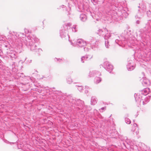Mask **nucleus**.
<instances>
[{"mask_svg":"<svg viewBox=\"0 0 151 151\" xmlns=\"http://www.w3.org/2000/svg\"><path fill=\"white\" fill-rule=\"evenodd\" d=\"M6 53L7 55L11 58L16 59L18 57V54L15 51L9 50L7 51Z\"/></svg>","mask_w":151,"mask_h":151,"instance_id":"10","label":"nucleus"},{"mask_svg":"<svg viewBox=\"0 0 151 151\" xmlns=\"http://www.w3.org/2000/svg\"><path fill=\"white\" fill-rule=\"evenodd\" d=\"M76 25H74L72 27V31L74 32H76L77 31V29L76 28Z\"/></svg>","mask_w":151,"mask_h":151,"instance_id":"28","label":"nucleus"},{"mask_svg":"<svg viewBox=\"0 0 151 151\" xmlns=\"http://www.w3.org/2000/svg\"><path fill=\"white\" fill-rule=\"evenodd\" d=\"M119 37V39H116L115 40V42L119 45L124 47L127 43V42L125 37L122 36Z\"/></svg>","mask_w":151,"mask_h":151,"instance_id":"5","label":"nucleus"},{"mask_svg":"<svg viewBox=\"0 0 151 151\" xmlns=\"http://www.w3.org/2000/svg\"><path fill=\"white\" fill-rule=\"evenodd\" d=\"M132 131L133 132V134H134L137 135L138 134L139 131L137 125L136 124L134 123L133 124Z\"/></svg>","mask_w":151,"mask_h":151,"instance_id":"14","label":"nucleus"},{"mask_svg":"<svg viewBox=\"0 0 151 151\" xmlns=\"http://www.w3.org/2000/svg\"><path fill=\"white\" fill-rule=\"evenodd\" d=\"M80 19L82 22H85L87 19V17L86 15L84 14H81L80 17Z\"/></svg>","mask_w":151,"mask_h":151,"instance_id":"21","label":"nucleus"},{"mask_svg":"<svg viewBox=\"0 0 151 151\" xmlns=\"http://www.w3.org/2000/svg\"><path fill=\"white\" fill-rule=\"evenodd\" d=\"M125 122L128 124H129L131 123L130 120L129 119L127 118H125Z\"/></svg>","mask_w":151,"mask_h":151,"instance_id":"27","label":"nucleus"},{"mask_svg":"<svg viewBox=\"0 0 151 151\" xmlns=\"http://www.w3.org/2000/svg\"><path fill=\"white\" fill-rule=\"evenodd\" d=\"M93 113L95 116L98 115H100L98 111L96 110V109H94L93 111Z\"/></svg>","mask_w":151,"mask_h":151,"instance_id":"30","label":"nucleus"},{"mask_svg":"<svg viewBox=\"0 0 151 151\" xmlns=\"http://www.w3.org/2000/svg\"><path fill=\"white\" fill-rule=\"evenodd\" d=\"M69 102L70 103V106H73L74 105H77L78 106H79V103H81L82 105V106L83 107L82 109L83 110L84 112H85L86 110L90 111L91 109L90 107H88L87 106H83L84 102L83 101L79 99L76 101L75 99H71L69 101Z\"/></svg>","mask_w":151,"mask_h":151,"instance_id":"2","label":"nucleus"},{"mask_svg":"<svg viewBox=\"0 0 151 151\" xmlns=\"http://www.w3.org/2000/svg\"><path fill=\"white\" fill-rule=\"evenodd\" d=\"M105 1L107 2L111 5L114 4L116 5V4L120 2L119 0H105Z\"/></svg>","mask_w":151,"mask_h":151,"instance_id":"16","label":"nucleus"},{"mask_svg":"<svg viewBox=\"0 0 151 151\" xmlns=\"http://www.w3.org/2000/svg\"><path fill=\"white\" fill-rule=\"evenodd\" d=\"M150 96H146L145 95H143L142 99V104L144 105L147 104L150 101Z\"/></svg>","mask_w":151,"mask_h":151,"instance_id":"13","label":"nucleus"},{"mask_svg":"<svg viewBox=\"0 0 151 151\" xmlns=\"http://www.w3.org/2000/svg\"><path fill=\"white\" fill-rule=\"evenodd\" d=\"M71 25L70 23H68L66 25L64 26L61 28L60 31V35L62 38H65V39H69V37L68 34V26L70 27Z\"/></svg>","mask_w":151,"mask_h":151,"instance_id":"3","label":"nucleus"},{"mask_svg":"<svg viewBox=\"0 0 151 151\" xmlns=\"http://www.w3.org/2000/svg\"><path fill=\"white\" fill-rule=\"evenodd\" d=\"M140 23V21L139 20H137V21H136V23L137 24H139Z\"/></svg>","mask_w":151,"mask_h":151,"instance_id":"39","label":"nucleus"},{"mask_svg":"<svg viewBox=\"0 0 151 151\" xmlns=\"http://www.w3.org/2000/svg\"><path fill=\"white\" fill-rule=\"evenodd\" d=\"M55 60H59V61L60 60H61L60 59H59L58 60L57 58H55Z\"/></svg>","mask_w":151,"mask_h":151,"instance_id":"40","label":"nucleus"},{"mask_svg":"<svg viewBox=\"0 0 151 151\" xmlns=\"http://www.w3.org/2000/svg\"><path fill=\"white\" fill-rule=\"evenodd\" d=\"M101 80V78L99 77H96L95 78L94 82L96 84H98L100 83Z\"/></svg>","mask_w":151,"mask_h":151,"instance_id":"24","label":"nucleus"},{"mask_svg":"<svg viewBox=\"0 0 151 151\" xmlns=\"http://www.w3.org/2000/svg\"><path fill=\"white\" fill-rule=\"evenodd\" d=\"M150 90L149 88H147L142 90L141 92V94L142 95H144L146 96L149 92Z\"/></svg>","mask_w":151,"mask_h":151,"instance_id":"18","label":"nucleus"},{"mask_svg":"<svg viewBox=\"0 0 151 151\" xmlns=\"http://www.w3.org/2000/svg\"><path fill=\"white\" fill-rule=\"evenodd\" d=\"M25 37L24 33L14 32H10L8 36L9 43L19 45H22L24 43L31 50H35L37 46L35 43L38 42V39L35 35H29L27 39H24Z\"/></svg>","mask_w":151,"mask_h":151,"instance_id":"1","label":"nucleus"},{"mask_svg":"<svg viewBox=\"0 0 151 151\" xmlns=\"http://www.w3.org/2000/svg\"><path fill=\"white\" fill-rule=\"evenodd\" d=\"M110 40H105V47L107 48H109L110 47V45L109 43Z\"/></svg>","mask_w":151,"mask_h":151,"instance_id":"23","label":"nucleus"},{"mask_svg":"<svg viewBox=\"0 0 151 151\" xmlns=\"http://www.w3.org/2000/svg\"><path fill=\"white\" fill-rule=\"evenodd\" d=\"M128 15V14L125 11L123 12L122 14V15L121 16L126 18Z\"/></svg>","mask_w":151,"mask_h":151,"instance_id":"29","label":"nucleus"},{"mask_svg":"<svg viewBox=\"0 0 151 151\" xmlns=\"http://www.w3.org/2000/svg\"><path fill=\"white\" fill-rule=\"evenodd\" d=\"M85 92L86 93H87L88 92V91H86V90H85Z\"/></svg>","mask_w":151,"mask_h":151,"instance_id":"43","label":"nucleus"},{"mask_svg":"<svg viewBox=\"0 0 151 151\" xmlns=\"http://www.w3.org/2000/svg\"><path fill=\"white\" fill-rule=\"evenodd\" d=\"M135 17L136 18H138L139 19H141V17H138V15H137L136 16H135Z\"/></svg>","mask_w":151,"mask_h":151,"instance_id":"37","label":"nucleus"},{"mask_svg":"<svg viewBox=\"0 0 151 151\" xmlns=\"http://www.w3.org/2000/svg\"><path fill=\"white\" fill-rule=\"evenodd\" d=\"M135 66L133 64V62L132 61H131V62L128 63L127 65V68L128 70H133Z\"/></svg>","mask_w":151,"mask_h":151,"instance_id":"15","label":"nucleus"},{"mask_svg":"<svg viewBox=\"0 0 151 151\" xmlns=\"http://www.w3.org/2000/svg\"><path fill=\"white\" fill-rule=\"evenodd\" d=\"M112 13H113V12H112V11H110V12H108V13L106 15L107 17H108L109 18L108 19H111V18H114L113 16V14H112Z\"/></svg>","mask_w":151,"mask_h":151,"instance_id":"25","label":"nucleus"},{"mask_svg":"<svg viewBox=\"0 0 151 151\" xmlns=\"http://www.w3.org/2000/svg\"><path fill=\"white\" fill-rule=\"evenodd\" d=\"M97 99L95 96L91 97V104L92 105H94L97 103Z\"/></svg>","mask_w":151,"mask_h":151,"instance_id":"20","label":"nucleus"},{"mask_svg":"<svg viewBox=\"0 0 151 151\" xmlns=\"http://www.w3.org/2000/svg\"><path fill=\"white\" fill-rule=\"evenodd\" d=\"M92 57V56H89V55H86L85 56H83L81 58V61L82 63L84 62V60H86L88 58L90 59Z\"/></svg>","mask_w":151,"mask_h":151,"instance_id":"19","label":"nucleus"},{"mask_svg":"<svg viewBox=\"0 0 151 151\" xmlns=\"http://www.w3.org/2000/svg\"><path fill=\"white\" fill-rule=\"evenodd\" d=\"M78 89L80 91H82V90H83V87L82 86H78Z\"/></svg>","mask_w":151,"mask_h":151,"instance_id":"33","label":"nucleus"},{"mask_svg":"<svg viewBox=\"0 0 151 151\" xmlns=\"http://www.w3.org/2000/svg\"><path fill=\"white\" fill-rule=\"evenodd\" d=\"M98 0H91V2L93 3L94 5H96L97 3Z\"/></svg>","mask_w":151,"mask_h":151,"instance_id":"31","label":"nucleus"},{"mask_svg":"<svg viewBox=\"0 0 151 151\" xmlns=\"http://www.w3.org/2000/svg\"><path fill=\"white\" fill-rule=\"evenodd\" d=\"M108 32V30L106 29H104L103 30L99 29L98 30L97 33L99 35H104L105 33Z\"/></svg>","mask_w":151,"mask_h":151,"instance_id":"17","label":"nucleus"},{"mask_svg":"<svg viewBox=\"0 0 151 151\" xmlns=\"http://www.w3.org/2000/svg\"><path fill=\"white\" fill-rule=\"evenodd\" d=\"M143 95L141 94L135 93L134 96L135 98L136 101L138 103L140 104L141 103Z\"/></svg>","mask_w":151,"mask_h":151,"instance_id":"11","label":"nucleus"},{"mask_svg":"<svg viewBox=\"0 0 151 151\" xmlns=\"http://www.w3.org/2000/svg\"><path fill=\"white\" fill-rule=\"evenodd\" d=\"M25 60L26 62H27L28 63H30L32 62L31 60H28L27 58H26L25 59Z\"/></svg>","mask_w":151,"mask_h":151,"instance_id":"34","label":"nucleus"},{"mask_svg":"<svg viewBox=\"0 0 151 151\" xmlns=\"http://www.w3.org/2000/svg\"><path fill=\"white\" fill-rule=\"evenodd\" d=\"M71 44H76L80 47L86 46L87 45V42L84 41L83 39H78L76 40H73L71 42Z\"/></svg>","mask_w":151,"mask_h":151,"instance_id":"7","label":"nucleus"},{"mask_svg":"<svg viewBox=\"0 0 151 151\" xmlns=\"http://www.w3.org/2000/svg\"><path fill=\"white\" fill-rule=\"evenodd\" d=\"M62 6L63 8H64L65 6H64L63 5H62Z\"/></svg>","mask_w":151,"mask_h":151,"instance_id":"42","label":"nucleus"},{"mask_svg":"<svg viewBox=\"0 0 151 151\" xmlns=\"http://www.w3.org/2000/svg\"><path fill=\"white\" fill-rule=\"evenodd\" d=\"M142 84L144 85H147L148 84V83L147 82H146L145 80L143 81Z\"/></svg>","mask_w":151,"mask_h":151,"instance_id":"36","label":"nucleus"},{"mask_svg":"<svg viewBox=\"0 0 151 151\" xmlns=\"http://www.w3.org/2000/svg\"><path fill=\"white\" fill-rule=\"evenodd\" d=\"M147 15L148 17L151 18V8L146 12ZM151 21L147 23L146 25V27L147 29V31L148 32H150L151 31Z\"/></svg>","mask_w":151,"mask_h":151,"instance_id":"9","label":"nucleus"},{"mask_svg":"<svg viewBox=\"0 0 151 151\" xmlns=\"http://www.w3.org/2000/svg\"><path fill=\"white\" fill-rule=\"evenodd\" d=\"M101 75V73L99 72L96 70H92L90 71L88 76L89 77H91L96 76H99Z\"/></svg>","mask_w":151,"mask_h":151,"instance_id":"12","label":"nucleus"},{"mask_svg":"<svg viewBox=\"0 0 151 151\" xmlns=\"http://www.w3.org/2000/svg\"><path fill=\"white\" fill-rule=\"evenodd\" d=\"M150 151H151V150Z\"/></svg>","mask_w":151,"mask_h":151,"instance_id":"45","label":"nucleus"},{"mask_svg":"<svg viewBox=\"0 0 151 151\" xmlns=\"http://www.w3.org/2000/svg\"><path fill=\"white\" fill-rule=\"evenodd\" d=\"M86 88H90L89 87H88V86H85V89H86Z\"/></svg>","mask_w":151,"mask_h":151,"instance_id":"41","label":"nucleus"},{"mask_svg":"<svg viewBox=\"0 0 151 151\" xmlns=\"http://www.w3.org/2000/svg\"><path fill=\"white\" fill-rule=\"evenodd\" d=\"M24 32L25 33L28 34L31 32V31L28 29L25 28L24 29Z\"/></svg>","mask_w":151,"mask_h":151,"instance_id":"32","label":"nucleus"},{"mask_svg":"<svg viewBox=\"0 0 151 151\" xmlns=\"http://www.w3.org/2000/svg\"><path fill=\"white\" fill-rule=\"evenodd\" d=\"M140 6H138L139 9H138V14L140 16H143L146 11V7L145 3L142 2L139 4Z\"/></svg>","mask_w":151,"mask_h":151,"instance_id":"6","label":"nucleus"},{"mask_svg":"<svg viewBox=\"0 0 151 151\" xmlns=\"http://www.w3.org/2000/svg\"><path fill=\"white\" fill-rule=\"evenodd\" d=\"M103 66L106 70L109 73H111L113 69L112 65L108 61L105 62L103 64Z\"/></svg>","mask_w":151,"mask_h":151,"instance_id":"8","label":"nucleus"},{"mask_svg":"<svg viewBox=\"0 0 151 151\" xmlns=\"http://www.w3.org/2000/svg\"><path fill=\"white\" fill-rule=\"evenodd\" d=\"M78 108H79V109H81L79 107H78Z\"/></svg>","mask_w":151,"mask_h":151,"instance_id":"44","label":"nucleus"},{"mask_svg":"<svg viewBox=\"0 0 151 151\" xmlns=\"http://www.w3.org/2000/svg\"><path fill=\"white\" fill-rule=\"evenodd\" d=\"M105 35L104 37L105 40H109V38L111 36V34L110 33H108V32L106 33H105Z\"/></svg>","mask_w":151,"mask_h":151,"instance_id":"22","label":"nucleus"},{"mask_svg":"<svg viewBox=\"0 0 151 151\" xmlns=\"http://www.w3.org/2000/svg\"><path fill=\"white\" fill-rule=\"evenodd\" d=\"M99 40L96 39L95 37H90L88 41L87 42V44H90V47L93 49L95 50L98 47Z\"/></svg>","mask_w":151,"mask_h":151,"instance_id":"4","label":"nucleus"},{"mask_svg":"<svg viewBox=\"0 0 151 151\" xmlns=\"http://www.w3.org/2000/svg\"><path fill=\"white\" fill-rule=\"evenodd\" d=\"M83 49L84 51L85 52H88L89 50V49L86 47H84Z\"/></svg>","mask_w":151,"mask_h":151,"instance_id":"35","label":"nucleus"},{"mask_svg":"<svg viewBox=\"0 0 151 151\" xmlns=\"http://www.w3.org/2000/svg\"><path fill=\"white\" fill-rule=\"evenodd\" d=\"M66 80H67V82L68 84H70L71 83L73 82L72 79L70 77H68L67 78Z\"/></svg>","mask_w":151,"mask_h":151,"instance_id":"26","label":"nucleus"},{"mask_svg":"<svg viewBox=\"0 0 151 151\" xmlns=\"http://www.w3.org/2000/svg\"><path fill=\"white\" fill-rule=\"evenodd\" d=\"M106 109V107H103L101 108V109H99V110H105Z\"/></svg>","mask_w":151,"mask_h":151,"instance_id":"38","label":"nucleus"}]
</instances>
